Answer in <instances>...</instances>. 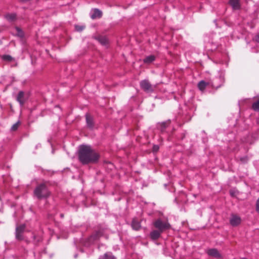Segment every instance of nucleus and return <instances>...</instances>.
<instances>
[{
	"label": "nucleus",
	"mask_w": 259,
	"mask_h": 259,
	"mask_svg": "<svg viewBox=\"0 0 259 259\" xmlns=\"http://www.w3.org/2000/svg\"><path fill=\"white\" fill-rule=\"evenodd\" d=\"M99 154L90 146L81 145L78 150V159L83 164L94 163L98 162Z\"/></svg>",
	"instance_id": "obj_1"
},
{
	"label": "nucleus",
	"mask_w": 259,
	"mask_h": 259,
	"mask_svg": "<svg viewBox=\"0 0 259 259\" xmlns=\"http://www.w3.org/2000/svg\"><path fill=\"white\" fill-rule=\"evenodd\" d=\"M34 196L38 199H47L51 193L49 190L46 182L38 184L33 191Z\"/></svg>",
	"instance_id": "obj_2"
},
{
	"label": "nucleus",
	"mask_w": 259,
	"mask_h": 259,
	"mask_svg": "<svg viewBox=\"0 0 259 259\" xmlns=\"http://www.w3.org/2000/svg\"><path fill=\"white\" fill-rule=\"evenodd\" d=\"M154 226L158 229V230L163 232L164 230L169 229L170 225L168 222H163L161 219H159L153 223Z\"/></svg>",
	"instance_id": "obj_3"
},
{
	"label": "nucleus",
	"mask_w": 259,
	"mask_h": 259,
	"mask_svg": "<svg viewBox=\"0 0 259 259\" xmlns=\"http://www.w3.org/2000/svg\"><path fill=\"white\" fill-rule=\"evenodd\" d=\"M140 87L142 90L147 93L153 92L155 87L152 85L148 80H143L140 82Z\"/></svg>",
	"instance_id": "obj_4"
},
{
	"label": "nucleus",
	"mask_w": 259,
	"mask_h": 259,
	"mask_svg": "<svg viewBox=\"0 0 259 259\" xmlns=\"http://www.w3.org/2000/svg\"><path fill=\"white\" fill-rule=\"evenodd\" d=\"M241 220L239 216L234 214H231L230 223L232 226H237L241 223Z\"/></svg>",
	"instance_id": "obj_5"
},
{
	"label": "nucleus",
	"mask_w": 259,
	"mask_h": 259,
	"mask_svg": "<svg viewBox=\"0 0 259 259\" xmlns=\"http://www.w3.org/2000/svg\"><path fill=\"white\" fill-rule=\"evenodd\" d=\"M208 85L212 86V83L210 81H200L198 83V88L201 91H203L206 87Z\"/></svg>",
	"instance_id": "obj_6"
},
{
	"label": "nucleus",
	"mask_w": 259,
	"mask_h": 259,
	"mask_svg": "<svg viewBox=\"0 0 259 259\" xmlns=\"http://www.w3.org/2000/svg\"><path fill=\"white\" fill-rule=\"evenodd\" d=\"M207 254L211 256L219 258L221 257V254L217 249H210L207 251Z\"/></svg>",
	"instance_id": "obj_7"
},
{
	"label": "nucleus",
	"mask_w": 259,
	"mask_h": 259,
	"mask_svg": "<svg viewBox=\"0 0 259 259\" xmlns=\"http://www.w3.org/2000/svg\"><path fill=\"white\" fill-rule=\"evenodd\" d=\"M16 99L17 101L19 103L20 105L22 106L25 102L24 92L20 91L18 94Z\"/></svg>",
	"instance_id": "obj_8"
},
{
	"label": "nucleus",
	"mask_w": 259,
	"mask_h": 259,
	"mask_svg": "<svg viewBox=\"0 0 259 259\" xmlns=\"http://www.w3.org/2000/svg\"><path fill=\"white\" fill-rule=\"evenodd\" d=\"M162 232L156 230H153L150 233V237L152 240H155L158 239Z\"/></svg>",
	"instance_id": "obj_9"
},
{
	"label": "nucleus",
	"mask_w": 259,
	"mask_h": 259,
	"mask_svg": "<svg viewBox=\"0 0 259 259\" xmlns=\"http://www.w3.org/2000/svg\"><path fill=\"white\" fill-rule=\"evenodd\" d=\"M93 13L91 15V17L94 19L96 18H100L102 16V12L98 9H94L92 10Z\"/></svg>",
	"instance_id": "obj_10"
},
{
	"label": "nucleus",
	"mask_w": 259,
	"mask_h": 259,
	"mask_svg": "<svg viewBox=\"0 0 259 259\" xmlns=\"http://www.w3.org/2000/svg\"><path fill=\"white\" fill-rule=\"evenodd\" d=\"M229 4L233 10H239L240 8L239 0H230Z\"/></svg>",
	"instance_id": "obj_11"
},
{
	"label": "nucleus",
	"mask_w": 259,
	"mask_h": 259,
	"mask_svg": "<svg viewBox=\"0 0 259 259\" xmlns=\"http://www.w3.org/2000/svg\"><path fill=\"white\" fill-rule=\"evenodd\" d=\"M86 122L87 125L90 128H93L94 126V121L92 117L89 114L85 115Z\"/></svg>",
	"instance_id": "obj_12"
},
{
	"label": "nucleus",
	"mask_w": 259,
	"mask_h": 259,
	"mask_svg": "<svg viewBox=\"0 0 259 259\" xmlns=\"http://www.w3.org/2000/svg\"><path fill=\"white\" fill-rule=\"evenodd\" d=\"M132 227L134 230H139L141 226L140 223L136 219H133L132 222Z\"/></svg>",
	"instance_id": "obj_13"
},
{
	"label": "nucleus",
	"mask_w": 259,
	"mask_h": 259,
	"mask_svg": "<svg viewBox=\"0 0 259 259\" xmlns=\"http://www.w3.org/2000/svg\"><path fill=\"white\" fill-rule=\"evenodd\" d=\"M6 19L9 22H13L16 19V15L15 13H9L5 15Z\"/></svg>",
	"instance_id": "obj_14"
},
{
	"label": "nucleus",
	"mask_w": 259,
	"mask_h": 259,
	"mask_svg": "<svg viewBox=\"0 0 259 259\" xmlns=\"http://www.w3.org/2000/svg\"><path fill=\"white\" fill-rule=\"evenodd\" d=\"M96 39L102 45H106L108 43V39L106 37L103 36H98Z\"/></svg>",
	"instance_id": "obj_15"
},
{
	"label": "nucleus",
	"mask_w": 259,
	"mask_h": 259,
	"mask_svg": "<svg viewBox=\"0 0 259 259\" xmlns=\"http://www.w3.org/2000/svg\"><path fill=\"white\" fill-rule=\"evenodd\" d=\"M155 60V57L154 55H150L147 57H146L144 59V62L145 63H150L152 62H153Z\"/></svg>",
	"instance_id": "obj_16"
},
{
	"label": "nucleus",
	"mask_w": 259,
	"mask_h": 259,
	"mask_svg": "<svg viewBox=\"0 0 259 259\" xmlns=\"http://www.w3.org/2000/svg\"><path fill=\"white\" fill-rule=\"evenodd\" d=\"M99 259H115V258L111 253L108 252L100 256Z\"/></svg>",
	"instance_id": "obj_17"
},
{
	"label": "nucleus",
	"mask_w": 259,
	"mask_h": 259,
	"mask_svg": "<svg viewBox=\"0 0 259 259\" xmlns=\"http://www.w3.org/2000/svg\"><path fill=\"white\" fill-rule=\"evenodd\" d=\"M252 108L254 111L259 112V99L252 104Z\"/></svg>",
	"instance_id": "obj_18"
},
{
	"label": "nucleus",
	"mask_w": 259,
	"mask_h": 259,
	"mask_svg": "<svg viewBox=\"0 0 259 259\" xmlns=\"http://www.w3.org/2000/svg\"><path fill=\"white\" fill-rule=\"evenodd\" d=\"M15 30L16 31V35H17L18 36H19L20 37H23V36H24L23 32L20 28H19L18 27H16L15 28Z\"/></svg>",
	"instance_id": "obj_19"
},
{
	"label": "nucleus",
	"mask_w": 259,
	"mask_h": 259,
	"mask_svg": "<svg viewBox=\"0 0 259 259\" xmlns=\"http://www.w3.org/2000/svg\"><path fill=\"white\" fill-rule=\"evenodd\" d=\"M15 235H16V238L17 240H22L23 239V237L22 233H20V232H18L16 230Z\"/></svg>",
	"instance_id": "obj_20"
},
{
	"label": "nucleus",
	"mask_w": 259,
	"mask_h": 259,
	"mask_svg": "<svg viewBox=\"0 0 259 259\" xmlns=\"http://www.w3.org/2000/svg\"><path fill=\"white\" fill-rule=\"evenodd\" d=\"M25 225H20L19 226L17 227L16 229V230L18 232H20V233H23V231L25 230Z\"/></svg>",
	"instance_id": "obj_21"
},
{
	"label": "nucleus",
	"mask_w": 259,
	"mask_h": 259,
	"mask_svg": "<svg viewBox=\"0 0 259 259\" xmlns=\"http://www.w3.org/2000/svg\"><path fill=\"white\" fill-rule=\"evenodd\" d=\"M2 58L5 61H11L12 60V57L10 55H5L3 56Z\"/></svg>",
	"instance_id": "obj_22"
},
{
	"label": "nucleus",
	"mask_w": 259,
	"mask_h": 259,
	"mask_svg": "<svg viewBox=\"0 0 259 259\" xmlns=\"http://www.w3.org/2000/svg\"><path fill=\"white\" fill-rule=\"evenodd\" d=\"M85 28V26H82V25H75V30L77 31H81L82 30H83Z\"/></svg>",
	"instance_id": "obj_23"
},
{
	"label": "nucleus",
	"mask_w": 259,
	"mask_h": 259,
	"mask_svg": "<svg viewBox=\"0 0 259 259\" xmlns=\"http://www.w3.org/2000/svg\"><path fill=\"white\" fill-rule=\"evenodd\" d=\"M99 237V233H96L91 236L90 239L93 240H97Z\"/></svg>",
	"instance_id": "obj_24"
},
{
	"label": "nucleus",
	"mask_w": 259,
	"mask_h": 259,
	"mask_svg": "<svg viewBox=\"0 0 259 259\" xmlns=\"http://www.w3.org/2000/svg\"><path fill=\"white\" fill-rule=\"evenodd\" d=\"M167 124V123L166 122H163L160 124L161 131H164V130L166 128Z\"/></svg>",
	"instance_id": "obj_25"
},
{
	"label": "nucleus",
	"mask_w": 259,
	"mask_h": 259,
	"mask_svg": "<svg viewBox=\"0 0 259 259\" xmlns=\"http://www.w3.org/2000/svg\"><path fill=\"white\" fill-rule=\"evenodd\" d=\"M253 40L257 42H259V32L254 37Z\"/></svg>",
	"instance_id": "obj_26"
},
{
	"label": "nucleus",
	"mask_w": 259,
	"mask_h": 259,
	"mask_svg": "<svg viewBox=\"0 0 259 259\" xmlns=\"http://www.w3.org/2000/svg\"><path fill=\"white\" fill-rule=\"evenodd\" d=\"M256 210L259 213V198L257 200L256 202Z\"/></svg>",
	"instance_id": "obj_27"
},
{
	"label": "nucleus",
	"mask_w": 259,
	"mask_h": 259,
	"mask_svg": "<svg viewBox=\"0 0 259 259\" xmlns=\"http://www.w3.org/2000/svg\"><path fill=\"white\" fill-rule=\"evenodd\" d=\"M18 125H19L18 122L14 124L12 127V130L13 131L17 130L18 127Z\"/></svg>",
	"instance_id": "obj_28"
},
{
	"label": "nucleus",
	"mask_w": 259,
	"mask_h": 259,
	"mask_svg": "<svg viewBox=\"0 0 259 259\" xmlns=\"http://www.w3.org/2000/svg\"><path fill=\"white\" fill-rule=\"evenodd\" d=\"M159 149V146L157 145H154L153 147V151L154 152H157Z\"/></svg>",
	"instance_id": "obj_29"
},
{
	"label": "nucleus",
	"mask_w": 259,
	"mask_h": 259,
	"mask_svg": "<svg viewBox=\"0 0 259 259\" xmlns=\"http://www.w3.org/2000/svg\"><path fill=\"white\" fill-rule=\"evenodd\" d=\"M247 158L246 157H242L240 158V160L243 162H245L247 161Z\"/></svg>",
	"instance_id": "obj_30"
},
{
	"label": "nucleus",
	"mask_w": 259,
	"mask_h": 259,
	"mask_svg": "<svg viewBox=\"0 0 259 259\" xmlns=\"http://www.w3.org/2000/svg\"><path fill=\"white\" fill-rule=\"evenodd\" d=\"M61 217H63V215L62 214H61Z\"/></svg>",
	"instance_id": "obj_31"
},
{
	"label": "nucleus",
	"mask_w": 259,
	"mask_h": 259,
	"mask_svg": "<svg viewBox=\"0 0 259 259\" xmlns=\"http://www.w3.org/2000/svg\"><path fill=\"white\" fill-rule=\"evenodd\" d=\"M242 259H247V258H242Z\"/></svg>",
	"instance_id": "obj_32"
}]
</instances>
